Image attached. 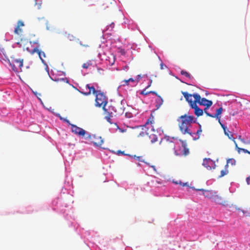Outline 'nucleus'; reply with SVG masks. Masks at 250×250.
<instances>
[{"mask_svg": "<svg viewBox=\"0 0 250 250\" xmlns=\"http://www.w3.org/2000/svg\"><path fill=\"white\" fill-rule=\"evenodd\" d=\"M240 139H242L241 137V136H239V139L240 140Z\"/></svg>", "mask_w": 250, "mask_h": 250, "instance_id": "56", "label": "nucleus"}, {"mask_svg": "<svg viewBox=\"0 0 250 250\" xmlns=\"http://www.w3.org/2000/svg\"><path fill=\"white\" fill-rule=\"evenodd\" d=\"M71 126L72 132L77 135L84 136L86 134V131L84 129L75 125H71Z\"/></svg>", "mask_w": 250, "mask_h": 250, "instance_id": "8", "label": "nucleus"}, {"mask_svg": "<svg viewBox=\"0 0 250 250\" xmlns=\"http://www.w3.org/2000/svg\"><path fill=\"white\" fill-rule=\"evenodd\" d=\"M125 156H129V157H131V156H132V155H130V154H126V155H125Z\"/></svg>", "mask_w": 250, "mask_h": 250, "instance_id": "49", "label": "nucleus"}, {"mask_svg": "<svg viewBox=\"0 0 250 250\" xmlns=\"http://www.w3.org/2000/svg\"><path fill=\"white\" fill-rule=\"evenodd\" d=\"M151 167H153L154 170H156L155 166H152Z\"/></svg>", "mask_w": 250, "mask_h": 250, "instance_id": "51", "label": "nucleus"}, {"mask_svg": "<svg viewBox=\"0 0 250 250\" xmlns=\"http://www.w3.org/2000/svg\"><path fill=\"white\" fill-rule=\"evenodd\" d=\"M64 121L65 122H66L68 125H72L68 120H67V119H64Z\"/></svg>", "mask_w": 250, "mask_h": 250, "instance_id": "45", "label": "nucleus"}, {"mask_svg": "<svg viewBox=\"0 0 250 250\" xmlns=\"http://www.w3.org/2000/svg\"><path fill=\"white\" fill-rule=\"evenodd\" d=\"M54 81L56 82L62 81V82H65L66 83H68V81L67 80L66 78H61L60 79H55Z\"/></svg>", "mask_w": 250, "mask_h": 250, "instance_id": "32", "label": "nucleus"}, {"mask_svg": "<svg viewBox=\"0 0 250 250\" xmlns=\"http://www.w3.org/2000/svg\"><path fill=\"white\" fill-rule=\"evenodd\" d=\"M21 43L23 44V48L24 50L27 51L31 54H33L37 51V47H32L31 44V42L28 41V40H23L21 39Z\"/></svg>", "mask_w": 250, "mask_h": 250, "instance_id": "6", "label": "nucleus"}, {"mask_svg": "<svg viewBox=\"0 0 250 250\" xmlns=\"http://www.w3.org/2000/svg\"><path fill=\"white\" fill-rule=\"evenodd\" d=\"M150 138H151V142L152 143H154L158 141V138L155 135H151L150 136Z\"/></svg>", "mask_w": 250, "mask_h": 250, "instance_id": "25", "label": "nucleus"}, {"mask_svg": "<svg viewBox=\"0 0 250 250\" xmlns=\"http://www.w3.org/2000/svg\"><path fill=\"white\" fill-rule=\"evenodd\" d=\"M225 134L227 136L229 139H231L233 141L234 143H235L236 141L235 140V138L233 136V134L230 132L228 129H226V132H224Z\"/></svg>", "mask_w": 250, "mask_h": 250, "instance_id": "20", "label": "nucleus"}, {"mask_svg": "<svg viewBox=\"0 0 250 250\" xmlns=\"http://www.w3.org/2000/svg\"><path fill=\"white\" fill-rule=\"evenodd\" d=\"M24 25L23 21H18L17 23V25L16 26L14 32L15 34H17L18 35H21L22 33V30L21 28V27Z\"/></svg>", "mask_w": 250, "mask_h": 250, "instance_id": "13", "label": "nucleus"}, {"mask_svg": "<svg viewBox=\"0 0 250 250\" xmlns=\"http://www.w3.org/2000/svg\"><path fill=\"white\" fill-rule=\"evenodd\" d=\"M234 144H235V148L237 149V150L239 153H240V151H243L245 153H248V154H250V151H249L247 149H245V148H242L239 147L237 146L236 142H235V143H234Z\"/></svg>", "mask_w": 250, "mask_h": 250, "instance_id": "22", "label": "nucleus"}, {"mask_svg": "<svg viewBox=\"0 0 250 250\" xmlns=\"http://www.w3.org/2000/svg\"><path fill=\"white\" fill-rule=\"evenodd\" d=\"M36 52H37L38 54L39 57L40 58V59L41 60L42 62H44L43 58H45V57H46L45 53L43 51L39 50L37 48V51H36Z\"/></svg>", "mask_w": 250, "mask_h": 250, "instance_id": "18", "label": "nucleus"}, {"mask_svg": "<svg viewBox=\"0 0 250 250\" xmlns=\"http://www.w3.org/2000/svg\"><path fill=\"white\" fill-rule=\"evenodd\" d=\"M219 123H220L221 127L223 128L224 131L226 132V129H227V127L225 126V125L224 124H222L220 121Z\"/></svg>", "mask_w": 250, "mask_h": 250, "instance_id": "35", "label": "nucleus"}, {"mask_svg": "<svg viewBox=\"0 0 250 250\" xmlns=\"http://www.w3.org/2000/svg\"><path fill=\"white\" fill-rule=\"evenodd\" d=\"M86 138H88L90 141L97 146H101L104 143V140L101 137L97 136L96 135H89Z\"/></svg>", "mask_w": 250, "mask_h": 250, "instance_id": "5", "label": "nucleus"}, {"mask_svg": "<svg viewBox=\"0 0 250 250\" xmlns=\"http://www.w3.org/2000/svg\"><path fill=\"white\" fill-rule=\"evenodd\" d=\"M246 181L248 185H250V176L247 178Z\"/></svg>", "mask_w": 250, "mask_h": 250, "instance_id": "41", "label": "nucleus"}, {"mask_svg": "<svg viewBox=\"0 0 250 250\" xmlns=\"http://www.w3.org/2000/svg\"><path fill=\"white\" fill-rule=\"evenodd\" d=\"M160 145L162 146V148L164 150H167L169 149H175L174 143L169 140V139L165 137L162 139L160 142Z\"/></svg>", "mask_w": 250, "mask_h": 250, "instance_id": "3", "label": "nucleus"}, {"mask_svg": "<svg viewBox=\"0 0 250 250\" xmlns=\"http://www.w3.org/2000/svg\"><path fill=\"white\" fill-rule=\"evenodd\" d=\"M137 77H138L137 82H138V81L142 78V77H141V75H137Z\"/></svg>", "mask_w": 250, "mask_h": 250, "instance_id": "46", "label": "nucleus"}, {"mask_svg": "<svg viewBox=\"0 0 250 250\" xmlns=\"http://www.w3.org/2000/svg\"><path fill=\"white\" fill-rule=\"evenodd\" d=\"M115 58L114 56H113L112 61L110 62V65H113L115 62Z\"/></svg>", "mask_w": 250, "mask_h": 250, "instance_id": "40", "label": "nucleus"}, {"mask_svg": "<svg viewBox=\"0 0 250 250\" xmlns=\"http://www.w3.org/2000/svg\"><path fill=\"white\" fill-rule=\"evenodd\" d=\"M236 161L233 159H229L227 160V164H230L231 165H235Z\"/></svg>", "mask_w": 250, "mask_h": 250, "instance_id": "27", "label": "nucleus"}, {"mask_svg": "<svg viewBox=\"0 0 250 250\" xmlns=\"http://www.w3.org/2000/svg\"><path fill=\"white\" fill-rule=\"evenodd\" d=\"M97 72L100 75H104V70L103 68L98 67Z\"/></svg>", "mask_w": 250, "mask_h": 250, "instance_id": "28", "label": "nucleus"}, {"mask_svg": "<svg viewBox=\"0 0 250 250\" xmlns=\"http://www.w3.org/2000/svg\"><path fill=\"white\" fill-rule=\"evenodd\" d=\"M179 119L181 120V123H179V126L181 132L184 134H188L192 135V133L189 129V127L192 123L195 122L194 117L185 114L179 117Z\"/></svg>", "mask_w": 250, "mask_h": 250, "instance_id": "1", "label": "nucleus"}, {"mask_svg": "<svg viewBox=\"0 0 250 250\" xmlns=\"http://www.w3.org/2000/svg\"><path fill=\"white\" fill-rule=\"evenodd\" d=\"M182 93L185 98L186 101L189 103L191 107L193 106L194 103L196 104L197 102L195 101V98H194V100H193V95L188 94L187 92H182Z\"/></svg>", "mask_w": 250, "mask_h": 250, "instance_id": "9", "label": "nucleus"}, {"mask_svg": "<svg viewBox=\"0 0 250 250\" xmlns=\"http://www.w3.org/2000/svg\"><path fill=\"white\" fill-rule=\"evenodd\" d=\"M219 123H220L221 127L223 128L224 131L226 132V129H227V127L225 126V125L224 124H222L220 121Z\"/></svg>", "mask_w": 250, "mask_h": 250, "instance_id": "36", "label": "nucleus"}, {"mask_svg": "<svg viewBox=\"0 0 250 250\" xmlns=\"http://www.w3.org/2000/svg\"><path fill=\"white\" fill-rule=\"evenodd\" d=\"M209 107H207V106H206V107L204 109V111L206 113V112H207V109Z\"/></svg>", "mask_w": 250, "mask_h": 250, "instance_id": "48", "label": "nucleus"}, {"mask_svg": "<svg viewBox=\"0 0 250 250\" xmlns=\"http://www.w3.org/2000/svg\"><path fill=\"white\" fill-rule=\"evenodd\" d=\"M163 99L159 95L157 96V99L155 100V107L156 109H159L161 106L163 104Z\"/></svg>", "mask_w": 250, "mask_h": 250, "instance_id": "16", "label": "nucleus"}, {"mask_svg": "<svg viewBox=\"0 0 250 250\" xmlns=\"http://www.w3.org/2000/svg\"><path fill=\"white\" fill-rule=\"evenodd\" d=\"M202 132V130L201 128V125H199V128L197 131L196 133H192V135H191L193 137V139L194 140H197L199 139L200 135L201 134V133Z\"/></svg>", "mask_w": 250, "mask_h": 250, "instance_id": "17", "label": "nucleus"}, {"mask_svg": "<svg viewBox=\"0 0 250 250\" xmlns=\"http://www.w3.org/2000/svg\"><path fill=\"white\" fill-rule=\"evenodd\" d=\"M107 121H108L109 123H110V118H109V117H108V118H107Z\"/></svg>", "mask_w": 250, "mask_h": 250, "instance_id": "52", "label": "nucleus"}, {"mask_svg": "<svg viewBox=\"0 0 250 250\" xmlns=\"http://www.w3.org/2000/svg\"><path fill=\"white\" fill-rule=\"evenodd\" d=\"M240 141L245 144L247 145L248 144L247 142L245 141V140L244 139H240Z\"/></svg>", "mask_w": 250, "mask_h": 250, "instance_id": "44", "label": "nucleus"}, {"mask_svg": "<svg viewBox=\"0 0 250 250\" xmlns=\"http://www.w3.org/2000/svg\"><path fill=\"white\" fill-rule=\"evenodd\" d=\"M95 105L98 107H102L105 110V106L107 103V98L105 95L99 91L96 95Z\"/></svg>", "mask_w": 250, "mask_h": 250, "instance_id": "2", "label": "nucleus"}, {"mask_svg": "<svg viewBox=\"0 0 250 250\" xmlns=\"http://www.w3.org/2000/svg\"><path fill=\"white\" fill-rule=\"evenodd\" d=\"M228 173H229L228 165V164H226L225 167L224 169H223L221 171V174L219 176V178L222 177L227 175L228 174Z\"/></svg>", "mask_w": 250, "mask_h": 250, "instance_id": "19", "label": "nucleus"}, {"mask_svg": "<svg viewBox=\"0 0 250 250\" xmlns=\"http://www.w3.org/2000/svg\"><path fill=\"white\" fill-rule=\"evenodd\" d=\"M148 93H149V94H150V93H151V94H154V95H155L157 97V96H159V95H158V94H157V92H156L155 91H148Z\"/></svg>", "mask_w": 250, "mask_h": 250, "instance_id": "39", "label": "nucleus"}, {"mask_svg": "<svg viewBox=\"0 0 250 250\" xmlns=\"http://www.w3.org/2000/svg\"><path fill=\"white\" fill-rule=\"evenodd\" d=\"M146 134V131H141L138 135V137L139 136H144Z\"/></svg>", "mask_w": 250, "mask_h": 250, "instance_id": "38", "label": "nucleus"}, {"mask_svg": "<svg viewBox=\"0 0 250 250\" xmlns=\"http://www.w3.org/2000/svg\"><path fill=\"white\" fill-rule=\"evenodd\" d=\"M117 154L118 155H119V154H122V155H126V153H125V151H121V150H118V151H117Z\"/></svg>", "mask_w": 250, "mask_h": 250, "instance_id": "37", "label": "nucleus"}, {"mask_svg": "<svg viewBox=\"0 0 250 250\" xmlns=\"http://www.w3.org/2000/svg\"><path fill=\"white\" fill-rule=\"evenodd\" d=\"M175 184H179L181 185H182L183 186H187V183H184L183 184H182V182L180 181L179 183H178V182H175Z\"/></svg>", "mask_w": 250, "mask_h": 250, "instance_id": "43", "label": "nucleus"}, {"mask_svg": "<svg viewBox=\"0 0 250 250\" xmlns=\"http://www.w3.org/2000/svg\"><path fill=\"white\" fill-rule=\"evenodd\" d=\"M151 83H152V80H150L149 84L146 87V88L143 89L140 92V94L143 95H147L149 94L148 91H146V89L150 86Z\"/></svg>", "mask_w": 250, "mask_h": 250, "instance_id": "23", "label": "nucleus"}, {"mask_svg": "<svg viewBox=\"0 0 250 250\" xmlns=\"http://www.w3.org/2000/svg\"><path fill=\"white\" fill-rule=\"evenodd\" d=\"M193 98H195V101L200 105L209 107L212 104L211 101L208 100L205 98H201V96L197 93L193 94Z\"/></svg>", "mask_w": 250, "mask_h": 250, "instance_id": "4", "label": "nucleus"}, {"mask_svg": "<svg viewBox=\"0 0 250 250\" xmlns=\"http://www.w3.org/2000/svg\"><path fill=\"white\" fill-rule=\"evenodd\" d=\"M206 115L208 116H209V117H212V118H214V115H212L209 113H208V112H206Z\"/></svg>", "mask_w": 250, "mask_h": 250, "instance_id": "42", "label": "nucleus"}, {"mask_svg": "<svg viewBox=\"0 0 250 250\" xmlns=\"http://www.w3.org/2000/svg\"><path fill=\"white\" fill-rule=\"evenodd\" d=\"M192 108L194 109V113L197 116H202L203 114V111L202 109H200L196 104L194 103L193 106L191 107Z\"/></svg>", "mask_w": 250, "mask_h": 250, "instance_id": "15", "label": "nucleus"}, {"mask_svg": "<svg viewBox=\"0 0 250 250\" xmlns=\"http://www.w3.org/2000/svg\"><path fill=\"white\" fill-rule=\"evenodd\" d=\"M181 74L182 75H184V76H186L187 78H188L189 79H191V78H192V76L190 75V74L185 70H182L181 71Z\"/></svg>", "mask_w": 250, "mask_h": 250, "instance_id": "24", "label": "nucleus"}, {"mask_svg": "<svg viewBox=\"0 0 250 250\" xmlns=\"http://www.w3.org/2000/svg\"><path fill=\"white\" fill-rule=\"evenodd\" d=\"M212 161L210 158H205L203 160V165L208 169H211V165L213 164Z\"/></svg>", "mask_w": 250, "mask_h": 250, "instance_id": "14", "label": "nucleus"}, {"mask_svg": "<svg viewBox=\"0 0 250 250\" xmlns=\"http://www.w3.org/2000/svg\"><path fill=\"white\" fill-rule=\"evenodd\" d=\"M149 120H148L147 122L146 123V125H147L148 124Z\"/></svg>", "mask_w": 250, "mask_h": 250, "instance_id": "55", "label": "nucleus"}, {"mask_svg": "<svg viewBox=\"0 0 250 250\" xmlns=\"http://www.w3.org/2000/svg\"><path fill=\"white\" fill-rule=\"evenodd\" d=\"M223 111V108L222 107L217 109L216 114L214 115V118H217L218 120V122H220V117L219 116L222 114Z\"/></svg>", "mask_w": 250, "mask_h": 250, "instance_id": "21", "label": "nucleus"}, {"mask_svg": "<svg viewBox=\"0 0 250 250\" xmlns=\"http://www.w3.org/2000/svg\"><path fill=\"white\" fill-rule=\"evenodd\" d=\"M183 154L185 156H187L189 153V149L188 147L183 148Z\"/></svg>", "mask_w": 250, "mask_h": 250, "instance_id": "30", "label": "nucleus"}, {"mask_svg": "<svg viewBox=\"0 0 250 250\" xmlns=\"http://www.w3.org/2000/svg\"><path fill=\"white\" fill-rule=\"evenodd\" d=\"M110 26L113 28L114 26V23L113 22L111 23L110 24Z\"/></svg>", "mask_w": 250, "mask_h": 250, "instance_id": "47", "label": "nucleus"}, {"mask_svg": "<svg viewBox=\"0 0 250 250\" xmlns=\"http://www.w3.org/2000/svg\"><path fill=\"white\" fill-rule=\"evenodd\" d=\"M68 39H69L70 41H73L75 39V37L73 36L72 35L68 34L67 36Z\"/></svg>", "mask_w": 250, "mask_h": 250, "instance_id": "33", "label": "nucleus"}, {"mask_svg": "<svg viewBox=\"0 0 250 250\" xmlns=\"http://www.w3.org/2000/svg\"><path fill=\"white\" fill-rule=\"evenodd\" d=\"M247 143V145H250V141H248Z\"/></svg>", "mask_w": 250, "mask_h": 250, "instance_id": "53", "label": "nucleus"}, {"mask_svg": "<svg viewBox=\"0 0 250 250\" xmlns=\"http://www.w3.org/2000/svg\"><path fill=\"white\" fill-rule=\"evenodd\" d=\"M212 200L215 203L223 206H226L228 205L227 202L220 195L218 194L217 192H216L215 196Z\"/></svg>", "mask_w": 250, "mask_h": 250, "instance_id": "10", "label": "nucleus"}, {"mask_svg": "<svg viewBox=\"0 0 250 250\" xmlns=\"http://www.w3.org/2000/svg\"><path fill=\"white\" fill-rule=\"evenodd\" d=\"M134 81H135V80L132 78H129L128 80H125L123 82V83H124L123 84V85H128V82H134Z\"/></svg>", "mask_w": 250, "mask_h": 250, "instance_id": "26", "label": "nucleus"}, {"mask_svg": "<svg viewBox=\"0 0 250 250\" xmlns=\"http://www.w3.org/2000/svg\"><path fill=\"white\" fill-rule=\"evenodd\" d=\"M90 65V63L88 62L84 63L83 64V68H87Z\"/></svg>", "mask_w": 250, "mask_h": 250, "instance_id": "34", "label": "nucleus"}, {"mask_svg": "<svg viewBox=\"0 0 250 250\" xmlns=\"http://www.w3.org/2000/svg\"><path fill=\"white\" fill-rule=\"evenodd\" d=\"M192 188L197 191H202V194L204 195L205 197L211 199H213L216 193V191L211 190H204L203 189H196L193 187H192Z\"/></svg>", "mask_w": 250, "mask_h": 250, "instance_id": "7", "label": "nucleus"}, {"mask_svg": "<svg viewBox=\"0 0 250 250\" xmlns=\"http://www.w3.org/2000/svg\"><path fill=\"white\" fill-rule=\"evenodd\" d=\"M131 157L136 158L140 161H141V162H143L144 163L147 164V163H146L144 160H143L141 159L142 157H141V156H137L136 155H135L131 156Z\"/></svg>", "mask_w": 250, "mask_h": 250, "instance_id": "29", "label": "nucleus"}, {"mask_svg": "<svg viewBox=\"0 0 250 250\" xmlns=\"http://www.w3.org/2000/svg\"><path fill=\"white\" fill-rule=\"evenodd\" d=\"M85 88L88 90L87 92H83L81 91V92L84 95H89L91 94V91H92V93L94 95H96L97 93H98L100 91H97L95 90V88L93 86L90 85V84H87L85 86Z\"/></svg>", "mask_w": 250, "mask_h": 250, "instance_id": "12", "label": "nucleus"}, {"mask_svg": "<svg viewBox=\"0 0 250 250\" xmlns=\"http://www.w3.org/2000/svg\"><path fill=\"white\" fill-rule=\"evenodd\" d=\"M13 69L15 71H18L23 66V60L16 59L13 61Z\"/></svg>", "mask_w": 250, "mask_h": 250, "instance_id": "11", "label": "nucleus"}, {"mask_svg": "<svg viewBox=\"0 0 250 250\" xmlns=\"http://www.w3.org/2000/svg\"><path fill=\"white\" fill-rule=\"evenodd\" d=\"M179 141L181 142V143L182 144V146L183 147V148L188 147L187 144V142L186 141H184V140H180Z\"/></svg>", "mask_w": 250, "mask_h": 250, "instance_id": "31", "label": "nucleus"}, {"mask_svg": "<svg viewBox=\"0 0 250 250\" xmlns=\"http://www.w3.org/2000/svg\"><path fill=\"white\" fill-rule=\"evenodd\" d=\"M124 112V111H122V112H118V114H123Z\"/></svg>", "mask_w": 250, "mask_h": 250, "instance_id": "50", "label": "nucleus"}, {"mask_svg": "<svg viewBox=\"0 0 250 250\" xmlns=\"http://www.w3.org/2000/svg\"><path fill=\"white\" fill-rule=\"evenodd\" d=\"M80 44H81V45H83V46H84L85 47L87 46V45H83L82 43H80Z\"/></svg>", "mask_w": 250, "mask_h": 250, "instance_id": "54", "label": "nucleus"}]
</instances>
